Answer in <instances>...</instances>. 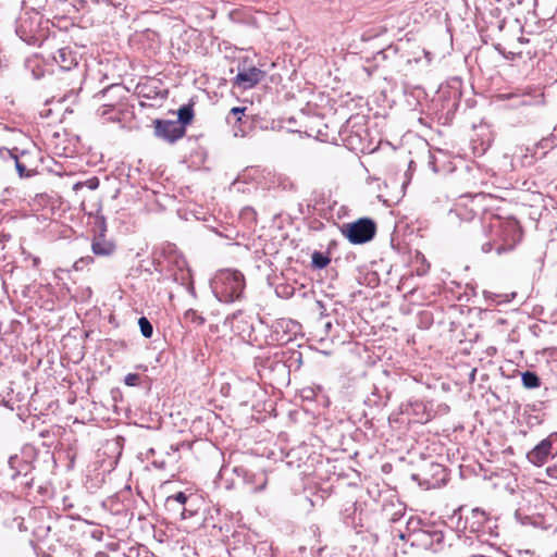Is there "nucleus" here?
I'll list each match as a JSON object with an SVG mask.
<instances>
[{
	"label": "nucleus",
	"mask_w": 557,
	"mask_h": 557,
	"mask_svg": "<svg viewBox=\"0 0 557 557\" xmlns=\"http://www.w3.org/2000/svg\"><path fill=\"white\" fill-rule=\"evenodd\" d=\"M214 293L220 301L238 299L245 288L244 275L234 270H223L213 280Z\"/></svg>",
	"instance_id": "obj_1"
},
{
	"label": "nucleus",
	"mask_w": 557,
	"mask_h": 557,
	"mask_svg": "<svg viewBox=\"0 0 557 557\" xmlns=\"http://www.w3.org/2000/svg\"><path fill=\"white\" fill-rule=\"evenodd\" d=\"M341 231L351 244L359 245L373 239L376 233V225L369 218H360L355 222L344 224Z\"/></svg>",
	"instance_id": "obj_2"
},
{
	"label": "nucleus",
	"mask_w": 557,
	"mask_h": 557,
	"mask_svg": "<svg viewBox=\"0 0 557 557\" xmlns=\"http://www.w3.org/2000/svg\"><path fill=\"white\" fill-rule=\"evenodd\" d=\"M88 223H94L98 227V233L95 234L91 242L92 252L99 257L111 256L115 251V245L106 238L107 224L104 218L99 214V211L89 212Z\"/></svg>",
	"instance_id": "obj_3"
},
{
	"label": "nucleus",
	"mask_w": 557,
	"mask_h": 557,
	"mask_svg": "<svg viewBox=\"0 0 557 557\" xmlns=\"http://www.w3.org/2000/svg\"><path fill=\"white\" fill-rule=\"evenodd\" d=\"M500 228L503 244L496 248L498 255L513 249L516 244L521 239V228L517 220L507 218L504 222H500Z\"/></svg>",
	"instance_id": "obj_4"
},
{
	"label": "nucleus",
	"mask_w": 557,
	"mask_h": 557,
	"mask_svg": "<svg viewBox=\"0 0 557 557\" xmlns=\"http://www.w3.org/2000/svg\"><path fill=\"white\" fill-rule=\"evenodd\" d=\"M154 134L157 137L173 143L185 135V127L176 121H154Z\"/></svg>",
	"instance_id": "obj_5"
},
{
	"label": "nucleus",
	"mask_w": 557,
	"mask_h": 557,
	"mask_svg": "<svg viewBox=\"0 0 557 557\" xmlns=\"http://www.w3.org/2000/svg\"><path fill=\"white\" fill-rule=\"evenodd\" d=\"M552 441L545 438L541 441L531 451L528 453V460L534 466H543L552 454Z\"/></svg>",
	"instance_id": "obj_6"
},
{
	"label": "nucleus",
	"mask_w": 557,
	"mask_h": 557,
	"mask_svg": "<svg viewBox=\"0 0 557 557\" xmlns=\"http://www.w3.org/2000/svg\"><path fill=\"white\" fill-rule=\"evenodd\" d=\"M262 77L263 72L253 66L239 71L236 75L235 83L244 89H247L257 85Z\"/></svg>",
	"instance_id": "obj_7"
},
{
	"label": "nucleus",
	"mask_w": 557,
	"mask_h": 557,
	"mask_svg": "<svg viewBox=\"0 0 557 557\" xmlns=\"http://www.w3.org/2000/svg\"><path fill=\"white\" fill-rule=\"evenodd\" d=\"M245 483L250 486L251 492H261L267 486L268 478L264 471L247 472L245 474Z\"/></svg>",
	"instance_id": "obj_8"
},
{
	"label": "nucleus",
	"mask_w": 557,
	"mask_h": 557,
	"mask_svg": "<svg viewBox=\"0 0 557 557\" xmlns=\"http://www.w3.org/2000/svg\"><path fill=\"white\" fill-rule=\"evenodd\" d=\"M177 115H178V123L180 125L182 126H186L187 124H189L194 117V112H193V109L190 106H183L178 109L177 111Z\"/></svg>",
	"instance_id": "obj_9"
},
{
	"label": "nucleus",
	"mask_w": 557,
	"mask_h": 557,
	"mask_svg": "<svg viewBox=\"0 0 557 557\" xmlns=\"http://www.w3.org/2000/svg\"><path fill=\"white\" fill-rule=\"evenodd\" d=\"M311 260H312V265L315 269H324L331 262V258L326 255H323L320 251H314L311 256Z\"/></svg>",
	"instance_id": "obj_10"
},
{
	"label": "nucleus",
	"mask_w": 557,
	"mask_h": 557,
	"mask_svg": "<svg viewBox=\"0 0 557 557\" xmlns=\"http://www.w3.org/2000/svg\"><path fill=\"white\" fill-rule=\"evenodd\" d=\"M522 383L527 388H536L540 386V379L535 373L527 371L522 374Z\"/></svg>",
	"instance_id": "obj_11"
},
{
	"label": "nucleus",
	"mask_w": 557,
	"mask_h": 557,
	"mask_svg": "<svg viewBox=\"0 0 557 557\" xmlns=\"http://www.w3.org/2000/svg\"><path fill=\"white\" fill-rule=\"evenodd\" d=\"M138 324L143 336L150 338L152 336L153 329L149 320L146 317H141L138 320Z\"/></svg>",
	"instance_id": "obj_12"
},
{
	"label": "nucleus",
	"mask_w": 557,
	"mask_h": 557,
	"mask_svg": "<svg viewBox=\"0 0 557 557\" xmlns=\"http://www.w3.org/2000/svg\"><path fill=\"white\" fill-rule=\"evenodd\" d=\"M99 186V180L98 177L94 176V177H90L88 178L87 181L85 182H78L74 185V189L75 190H78L83 187H87L88 189L90 190H94L96 189L97 187Z\"/></svg>",
	"instance_id": "obj_13"
},
{
	"label": "nucleus",
	"mask_w": 557,
	"mask_h": 557,
	"mask_svg": "<svg viewBox=\"0 0 557 557\" xmlns=\"http://www.w3.org/2000/svg\"><path fill=\"white\" fill-rule=\"evenodd\" d=\"M139 381V375L136 374V373H128L125 377H124V383L127 385V386H135L137 385Z\"/></svg>",
	"instance_id": "obj_14"
},
{
	"label": "nucleus",
	"mask_w": 557,
	"mask_h": 557,
	"mask_svg": "<svg viewBox=\"0 0 557 557\" xmlns=\"http://www.w3.org/2000/svg\"><path fill=\"white\" fill-rule=\"evenodd\" d=\"M197 221L209 222L207 211H188Z\"/></svg>",
	"instance_id": "obj_15"
},
{
	"label": "nucleus",
	"mask_w": 557,
	"mask_h": 557,
	"mask_svg": "<svg viewBox=\"0 0 557 557\" xmlns=\"http://www.w3.org/2000/svg\"><path fill=\"white\" fill-rule=\"evenodd\" d=\"M175 281H181L183 284L190 278L189 270L184 271L182 268H180V276L177 273H175L174 276Z\"/></svg>",
	"instance_id": "obj_16"
},
{
	"label": "nucleus",
	"mask_w": 557,
	"mask_h": 557,
	"mask_svg": "<svg viewBox=\"0 0 557 557\" xmlns=\"http://www.w3.org/2000/svg\"><path fill=\"white\" fill-rule=\"evenodd\" d=\"M185 318H186V319H189V320H191V321H194V322H198L199 324H202V323H203V321H205V320H203L201 317H199V315L197 314V312H196V311H194V310H188V311H186V313H185Z\"/></svg>",
	"instance_id": "obj_17"
},
{
	"label": "nucleus",
	"mask_w": 557,
	"mask_h": 557,
	"mask_svg": "<svg viewBox=\"0 0 557 557\" xmlns=\"http://www.w3.org/2000/svg\"><path fill=\"white\" fill-rule=\"evenodd\" d=\"M170 500H175V502L180 503L181 505H184L187 502V496L183 492H178L174 496H170L168 498V502H170Z\"/></svg>",
	"instance_id": "obj_18"
},
{
	"label": "nucleus",
	"mask_w": 557,
	"mask_h": 557,
	"mask_svg": "<svg viewBox=\"0 0 557 557\" xmlns=\"http://www.w3.org/2000/svg\"><path fill=\"white\" fill-rule=\"evenodd\" d=\"M91 262H92V258L91 257L81 258L79 260H77L74 263V268L76 270H81L83 268V264H88V263H91Z\"/></svg>",
	"instance_id": "obj_19"
},
{
	"label": "nucleus",
	"mask_w": 557,
	"mask_h": 557,
	"mask_svg": "<svg viewBox=\"0 0 557 557\" xmlns=\"http://www.w3.org/2000/svg\"><path fill=\"white\" fill-rule=\"evenodd\" d=\"M546 473L549 478L557 480V461L546 468Z\"/></svg>",
	"instance_id": "obj_20"
},
{
	"label": "nucleus",
	"mask_w": 557,
	"mask_h": 557,
	"mask_svg": "<svg viewBox=\"0 0 557 557\" xmlns=\"http://www.w3.org/2000/svg\"><path fill=\"white\" fill-rule=\"evenodd\" d=\"M16 170H17V172H18L21 177L28 175V174H25V172H26L25 165L20 163L18 161H16Z\"/></svg>",
	"instance_id": "obj_21"
},
{
	"label": "nucleus",
	"mask_w": 557,
	"mask_h": 557,
	"mask_svg": "<svg viewBox=\"0 0 557 557\" xmlns=\"http://www.w3.org/2000/svg\"><path fill=\"white\" fill-rule=\"evenodd\" d=\"M245 108L235 107L231 110V113L234 115L243 114L245 112Z\"/></svg>",
	"instance_id": "obj_22"
},
{
	"label": "nucleus",
	"mask_w": 557,
	"mask_h": 557,
	"mask_svg": "<svg viewBox=\"0 0 557 557\" xmlns=\"http://www.w3.org/2000/svg\"><path fill=\"white\" fill-rule=\"evenodd\" d=\"M65 54H66V52H65V50H64V49H60V50L58 51V55L62 59V60H61L62 62H65Z\"/></svg>",
	"instance_id": "obj_23"
},
{
	"label": "nucleus",
	"mask_w": 557,
	"mask_h": 557,
	"mask_svg": "<svg viewBox=\"0 0 557 557\" xmlns=\"http://www.w3.org/2000/svg\"><path fill=\"white\" fill-rule=\"evenodd\" d=\"M482 249L484 252H490L492 250V245L488 243V244H484L482 246Z\"/></svg>",
	"instance_id": "obj_24"
},
{
	"label": "nucleus",
	"mask_w": 557,
	"mask_h": 557,
	"mask_svg": "<svg viewBox=\"0 0 557 557\" xmlns=\"http://www.w3.org/2000/svg\"><path fill=\"white\" fill-rule=\"evenodd\" d=\"M434 536L436 543H441L443 541V535L441 533H435Z\"/></svg>",
	"instance_id": "obj_25"
},
{
	"label": "nucleus",
	"mask_w": 557,
	"mask_h": 557,
	"mask_svg": "<svg viewBox=\"0 0 557 557\" xmlns=\"http://www.w3.org/2000/svg\"><path fill=\"white\" fill-rule=\"evenodd\" d=\"M207 227L219 233L216 226H214V225L208 224Z\"/></svg>",
	"instance_id": "obj_26"
},
{
	"label": "nucleus",
	"mask_w": 557,
	"mask_h": 557,
	"mask_svg": "<svg viewBox=\"0 0 557 557\" xmlns=\"http://www.w3.org/2000/svg\"><path fill=\"white\" fill-rule=\"evenodd\" d=\"M181 218L184 219V220H189V218L186 216V215H181Z\"/></svg>",
	"instance_id": "obj_27"
}]
</instances>
